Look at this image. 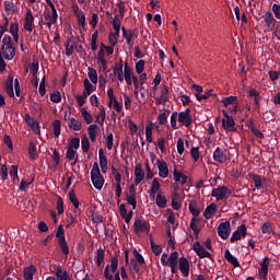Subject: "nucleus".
I'll list each match as a JSON object with an SVG mask.
<instances>
[{"label": "nucleus", "instance_id": "f257e3e1", "mask_svg": "<svg viewBox=\"0 0 280 280\" xmlns=\"http://www.w3.org/2000/svg\"><path fill=\"white\" fill-rule=\"evenodd\" d=\"M0 54L4 60H13L14 56H16V46L12 43L10 35L3 37Z\"/></svg>", "mask_w": 280, "mask_h": 280}, {"label": "nucleus", "instance_id": "3c124183", "mask_svg": "<svg viewBox=\"0 0 280 280\" xmlns=\"http://www.w3.org/2000/svg\"><path fill=\"white\" fill-rule=\"evenodd\" d=\"M78 23L81 27H86V15L84 14V11H80L79 14H77Z\"/></svg>", "mask_w": 280, "mask_h": 280}, {"label": "nucleus", "instance_id": "de8ad7c7", "mask_svg": "<svg viewBox=\"0 0 280 280\" xmlns=\"http://www.w3.org/2000/svg\"><path fill=\"white\" fill-rule=\"evenodd\" d=\"M170 117V110H166L164 113H161L158 116V121L160 124V126H165L167 124V118Z\"/></svg>", "mask_w": 280, "mask_h": 280}, {"label": "nucleus", "instance_id": "864d4df0", "mask_svg": "<svg viewBox=\"0 0 280 280\" xmlns=\"http://www.w3.org/2000/svg\"><path fill=\"white\" fill-rule=\"evenodd\" d=\"M127 202L132 206V209H137V195H126Z\"/></svg>", "mask_w": 280, "mask_h": 280}, {"label": "nucleus", "instance_id": "c03bdc74", "mask_svg": "<svg viewBox=\"0 0 280 280\" xmlns=\"http://www.w3.org/2000/svg\"><path fill=\"white\" fill-rule=\"evenodd\" d=\"M69 200L71 205H73L74 209H80V200H78V197L75 196V191L71 190L69 192Z\"/></svg>", "mask_w": 280, "mask_h": 280}, {"label": "nucleus", "instance_id": "4c0bfd02", "mask_svg": "<svg viewBox=\"0 0 280 280\" xmlns=\"http://www.w3.org/2000/svg\"><path fill=\"white\" fill-rule=\"evenodd\" d=\"M88 78L92 82V84H96L97 83V70H95L92 67H89L88 68Z\"/></svg>", "mask_w": 280, "mask_h": 280}, {"label": "nucleus", "instance_id": "052dcab7", "mask_svg": "<svg viewBox=\"0 0 280 280\" xmlns=\"http://www.w3.org/2000/svg\"><path fill=\"white\" fill-rule=\"evenodd\" d=\"M57 213L59 215H62L65 213V201L61 199V197L57 200Z\"/></svg>", "mask_w": 280, "mask_h": 280}, {"label": "nucleus", "instance_id": "7ed1b4c3", "mask_svg": "<svg viewBox=\"0 0 280 280\" xmlns=\"http://www.w3.org/2000/svg\"><path fill=\"white\" fill-rule=\"evenodd\" d=\"M233 191L228 186H218L213 188L211 191L212 198H215L218 201L220 200H229L231 198Z\"/></svg>", "mask_w": 280, "mask_h": 280}, {"label": "nucleus", "instance_id": "c85d7f7f", "mask_svg": "<svg viewBox=\"0 0 280 280\" xmlns=\"http://www.w3.org/2000/svg\"><path fill=\"white\" fill-rule=\"evenodd\" d=\"M68 127L71 128V130H74L75 132H80V130H82V121L75 118H69Z\"/></svg>", "mask_w": 280, "mask_h": 280}, {"label": "nucleus", "instance_id": "b1692460", "mask_svg": "<svg viewBox=\"0 0 280 280\" xmlns=\"http://www.w3.org/2000/svg\"><path fill=\"white\" fill-rule=\"evenodd\" d=\"M32 25H34V15L32 14V10H28L25 15L24 30L32 32Z\"/></svg>", "mask_w": 280, "mask_h": 280}, {"label": "nucleus", "instance_id": "a211bd4d", "mask_svg": "<svg viewBox=\"0 0 280 280\" xmlns=\"http://www.w3.org/2000/svg\"><path fill=\"white\" fill-rule=\"evenodd\" d=\"M91 180L95 189H102V187H104V176L102 173L91 175Z\"/></svg>", "mask_w": 280, "mask_h": 280}, {"label": "nucleus", "instance_id": "4be33fe9", "mask_svg": "<svg viewBox=\"0 0 280 280\" xmlns=\"http://www.w3.org/2000/svg\"><path fill=\"white\" fill-rule=\"evenodd\" d=\"M268 266H270V258L265 257L262 261L260 262V277L262 279H266L268 277Z\"/></svg>", "mask_w": 280, "mask_h": 280}, {"label": "nucleus", "instance_id": "680f3d73", "mask_svg": "<svg viewBox=\"0 0 280 280\" xmlns=\"http://www.w3.org/2000/svg\"><path fill=\"white\" fill-rule=\"evenodd\" d=\"M0 176L2 180H8V166L5 164H0Z\"/></svg>", "mask_w": 280, "mask_h": 280}, {"label": "nucleus", "instance_id": "0eeeda50", "mask_svg": "<svg viewBox=\"0 0 280 280\" xmlns=\"http://www.w3.org/2000/svg\"><path fill=\"white\" fill-rule=\"evenodd\" d=\"M178 121L179 124H183L184 126H186V128H189V126H191L194 118H191V109L187 108L184 112H179L178 113Z\"/></svg>", "mask_w": 280, "mask_h": 280}, {"label": "nucleus", "instance_id": "f8f14e48", "mask_svg": "<svg viewBox=\"0 0 280 280\" xmlns=\"http://www.w3.org/2000/svg\"><path fill=\"white\" fill-rule=\"evenodd\" d=\"M98 161H100V167H101L103 174H106V172H108V159L106 158V154L104 153V149L98 150Z\"/></svg>", "mask_w": 280, "mask_h": 280}, {"label": "nucleus", "instance_id": "393cba45", "mask_svg": "<svg viewBox=\"0 0 280 280\" xmlns=\"http://www.w3.org/2000/svg\"><path fill=\"white\" fill-rule=\"evenodd\" d=\"M265 23L269 30H275V24L277 23V20L272 16V13L270 11H267L264 15Z\"/></svg>", "mask_w": 280, "mask_h": 280}, {"label": "nucleus", "instance_id": "58836bf2", "mask_svg": "<svg viewBox=\"0 0 280 280\" xmlns=\"http://www.w3.org/2000/svg\"><path fill=\"white\" fill-rule=\"evenodd\" d=\"M249 97H254L255 105L259 108V104L261 102V95L259 92L255 89L249 90Z\"/></svg>", "mask_w": 280, "mask_h": 280}, {"label": "nucleus", "instance_id": "6ab92c4d", "mask_svg": "<svg viewBox=\"0 0 280 280\" xmlns=\"http://www.w3.org/2000/svg\"><path fill=\"white\" fill-rule=\"evenodd\" d=\"M119 213L121 218L125 220V222L127 224H130V221L132 220V211H129L128 213V210H126V203H121L119 206Z\"/></svg>", "mask_w": 280, "mask_h": 280}, {"label": "nucleus", "instance_id": "c756f323", "mask_svg": "<svg viewBox=\"0 0 280 280\" xmlns=\"http://www.w3.org/2000/svg\"><path fill=\"white\" fill-rule=\"evenodd\" d=\"M28 155L32 161H36L38 159V151L36 149V142L31 141L28 145Z\"/></svg>", "mask_w": 280, "mask_h": 280}, {"label": "nucleus", "instance_id": "09e8293b", "mask_svg": "<svg viewBox=\"0 0 280 280\" xmlns=\"http://www.w3.org/2000/svg\"><path fill=\"white\" fill-rule=\"evenodd\" d=\"M190 156L195 163H198V159H200V148L192 147L190 150Z\"/></svg>", "mask_w": 280, "mask_h": 280}, {"label": "nucleus", "instance_id": "cd10ccee", "mask_svg": "<svg viewBox=\"0 0 280 280\" xmlns=\"http://www.w3.org/2000/svg\"><path fill=\"white\" fill-rule=\"evenodd\" d=\"M224 258L226 259V261H229V264L234 266V268H240V261L237 260V258H235V256H233V254H231V250H225Z\"/></svg>", "mask_w": 280, "mask_h": 280}, {"label": "nucleus", "instance_id": "2f4dec72", "mask_svg": "<svg viewBox=\"0 0 280 280\" xmlns=\"http://www.w3.org/2000/svg\"><path fill=\"white\" fill-rule=\"evenodd\" d=\"M34 272H36V267L31 265L24 269V280H34Z\"/></svg>", "mask_w": 280, "mask_h": 280}, {"label": "nucleus", "instance_id": "9b49d317", "mask_svg": "<svg viewBox=\"0 0 280 280\" xmlns=\"http://www.w3.org/2000/svg\"><path fill=\"white\" fill-rule=\"evenodd\" d=\"M25 121L35 135H40V125L38 124V120L34 119L30 114H25Z\"/></svg>", "mask_w": 280, "mask_h": 280}, {"label": "nucleus", "instance_id": "5701e85b", "mask_svg": "<svg viewBox=\"0 0 280 280\" xmlns=\"http://www.w3.org/2000/svg\"><path fill=\"white\" fill-rule=\"evenodd\" d=\"M215 211H218V206L215 203H210L203 212V218H206V220H211V218H213V215H215Z\"/></svg>", "mask_w": 280, "mask_h": 280}, {"label": "nucleus", "instance_id": "6e6552de", "mask_svg": "<svg viewBox=\"0 0 280 280\" xmlns=\"http://www.w3.org/2000/svg\"><path fill=\"white\" fill-rule=\"evenodd\" d=\"M248 233V229L246 228V224H242L236 229V231L233 232L230 242L232 244H235V242L242 240V237H246V234Z\"/></svg>", "mask_w": 280, "mask_h": 280}, {"label": "nucleus", "instance_id": "20e7f679", "mask_svg": "<svg viewBox=\"0 0 280 280\" xmlns=\"http://www.w3.org/2000/svg\"><path fill=\"white\" fill-rule=\"evenodd\" d=\"M133 231L136 235H139V233H150V222L137 217L133 222Z\"/></svg>", "mask_w": 280, "mask_h": 280}, {"label": "nucleus", "instance_id": "4468645a", "mask_svg": "<svg viewBox=\"0 0 280 280\" xmlns=\"http://www.w3.org/2000/svg\"><path fill=\"white\" fill-rule=\"evenodd\" d=\"M179 271L183 277H189V260L185 257L178 259Z\"/></svg>", "mask_w": 280, "mask_h": 280}, {"label": "nucleus", "instance_id": "ddd939ff", "mask_svg": "<svg viewBox=\"0 0 280 280\" xmlns=\"http://www.w3.org/2000/svg\"><path fill=\"white\" fill-rule=\"evenodd\" d=\"M156 163L160 178H167V176H170V168L167 167V162L158 160Z\"/></svg>", "mask_w": 280, "mask_h": 280}, {"label": "nucleus", "instance_id": "dca6fc26", "mask_svg": "<svg viewBox=\"0 0 280 280\" xmlns=\"http://www.w3.org/2000/svg\"><path fill=\"white\" fill-rule=\"evenodd\" d=\"M135 185H140V183L145 178V172L143 171L141 164H137L135 167Z\"/></svg>", "mask_w": 280, "mask_h": 280}, {"label": "nucleus", "instance_id": "f03ea898", "mask_svg": "<svg viewBox=\"0 0 280 280\" xmlns=\"http://www.w3.org/2000/svg\"><path fill=\"white\" fill-rule=\"evenodd\" d=\"M117 268H119V258L117 256H114L110 259V265H106L104 269V277L106 280H121L119 277V271H117Z\"/></svg>", "mask_w": 280, "mask_h": 280}, {"label": "nucleus", "instance_id": "774afa93", "mask_svg": "<svg viewBox=\"0 0 280 280\" xmlns=\"http://www.w3.org/2000/svg\"><path fill=\"white\" fill-rule=\"evenodd\" d=\"M55 235L56 237H58V240H62V237H65V228L62 226V224L58 225Z\"/></svg>", "mask_w": 280, "mask_h": 280}, {"label": "nucleus", "instance_id": "aec40b11", "mask_svg": "<svg viewBox=\"0 0 280 280\" xmlns=\"http://www.w3.org/2000/svg\"><path fill=\"white\" fill-rule=\"evenodd\" d=\"M4 91L9 97H14V78L9 75L8 81L4 84Z\"/></svg>", "mask_w": 280, "mask_h": 280}, {"label": "nucleus", "instance_id": "a18cd8bd", "mask_svg": "<svg viewBox=\"0 0 280 280\" xmlns=\"http://www.w3.org/2000/svg\"><path fill=\"white\" fill-rule=\"evenodd\" d=\"M50 102H54V104H60V102H62V94L60 91H54L50 94Z\"/></svg>", "mask_w": 280, "mask_h": 280}, {"label": "nucleus", "instance_id": "5fc2aeb1", "mask_svg": "<svg viewBox=\"0 0 280 280\" xmlns=\"http://www.w3.org/2000/svg\"><path fill=\"white\" fill-rule=\"evenodd\" d=\"M144 70H145V61L141 59L136 63V72L138 73V75H141V73H143Z\"/></svg>", "mask_w": 280, "mask_h": 280}, {"label": "nucleus", "instance_id": "69168bd1", "mask_svg": "<svg viewBox=\"0 0 280 280\" xmlns=\"http://www.w3.org/2000/svg\"><path fill=\"white\" fill-rule=\"evenodd\" d=\"M178 119V112H173L171 115V127L176 130V120Z\"/></svg>", "mask_w": 280, "mask_h": 280}, {"label": "nucleus", "instance_id": "c9c22d12", "mask_svg": "<svg viewBox=\"0 0 280 280\" xmlns=\"http://www.w3.org/2000/svg\"><path fill=\"white\" fill-rule=\"evenodd\" d=\"M59 247L63 255H69V244H67V237L58 240Z\"/></svg>", "mask_w": 280, "mask_h": 280}, {"label": "nucleus", "instance_id": "1a4fd4ad", "mask_svg": "<svg viewBox=\"0 0 280 280\" xmlns=\"http://www.w3.org/2000/svg\"><path fill=\"white\" fill-rule=\"evenodd\" d=\"M192 250L199 256V259H205V257H207L208 259H213L211 253L206 250L205 247L200 245V242L194 243Z\"/></svg>", "mask_w": 280, "mask_h": 280}, {"label": "nucleus", "instance_id": "603ef678", "mask_svg": "<svg viewBox=\"0 0 280 280\" xmlns=\"http://www.w3.org/2000/svg\"><path fill=\"white\" fill-rule=\"evenodd\" d=\"M139 36V30L133 28L132 31L129 32V38L127 39V45L129 47H132V38H138Z\"/></svg>", "mask_w": 280, "mask_h": 280}, {"label": "nucleus", "instance_id": "f3484780", "mask_svg": "<svg viewBox=\"0 0 280 280\" xmlns=\"http://www.w3.org/2000/svg\"><path fill=\"white\" fill-rule=\"evenodd\" d=\"M132 75H135V72L132 71V68H130L128 62H126L125 68H124V77L122 78H125V81L128 84V86L132 85Z\"/></svg>", "mask_w": 280, "mask_h": 280}, {"label": "nucleus", "instance_id": "e2e57ef3", "mask_svg": "<svg viewBox=\"0 0 280 280\" xmlns=\"http://www.w3.org/2000/svg\"><path fill=\"white\" fill-rule=\"evenodd\" d=\"M89 97V95H86L85 93H83L82 95H77L75 100L78 102L79 106H84L86 104V98Z\"/></svg>", "mask_w": 280, "mask_h": 280}, {"label": "nucleus", "instance_id": "72a5a7b5", "mask_svg": "<svg viewBox=\"0 0 280 280\" xmlns=\"http://www.w3.org/2000/svg\"><path fill=\"white\" fill-rule=\"evenodd\" d=\"M69 272L67 270H62V267H57L56 270V278L57 280H68L69 279Z\"/></svg>", "mask_w": 280, "mask_h": 280}, {"label": "nucleus", "instance_id": "13d9d810", "mask_svg": "<svg viewBox=\"0 0 280 280\" xmlns=\"http://www.w3.org/2000/svg\"><path fill=\"white\" fill-rule=\"evenodd\" d=\"M80 148V138H72L70 140L68 149L78 150Z\"/></svg>", "mask_w": 280, "mask_h": 280}, {"label": "nucleus", "instance_id": "a19ab883", "mask_svg": "<svg viewBox=\"0 0 280 280\" xmlns=\"http://www.w3.org/2000/svg\"><path fill=\"white\" fill-rule=\"evenodd\" d=\"M81 117H83L86 124H93V115H91V113H89L85 107L81 108Z\"/></svg>", "mask_w": 280, "mask_h": 280}, {"label": "nucleus", "instance_id": "7c9ffc66", "mask_svg": "<svg viewBox=\"0 0 280 280\" xmlns=\"http://www.w3.org/2000/svg\"><path fill=\"white\" fill-rule=\"evenodd\" d=\"M97 128L96 124H92L88 128L89 137L93 142L97 141Z\"/></svg>", "mask_w": 280, "mask_h": 280}, {"label": "nucleus", "instance_id": "bb28decb", "mask_svg": "<svg viewBox=\"0 0 280 280\" xmlns=\"http://www.w3.org/2000/svg\"><path fill=\"white\" fill-rule=\"evenodd\" d=\"M149 242L151 244V250H152L153 255H155V257H159V255H161V253H163V247L161 245H156L154 243V238L152 237V234L149 235Z\"/></svg>", "mask_w": 280, "mask_h": 280}, {"label": "nucleus", "instance_id": "e433bc0d", "mask_svg": "<svg viewBox=\"0 0 280 280\" xmlns=\"http://www.w3.org/2000/svg\"><path fill=\"white\" fill-rule=\"evenodd\" d=\"M188 209L194 218H198V215H200V209H198V203L196 201H190Z\"/></svg>", "mask_w": 280, "mask_h": 280}, {"label": "nucleus", "instance_id": "49530a36", "mask_svg": "<svg viewBox=\"0 0 280 280\" xmlns=\"http://www.w3.org/2000/svg\"><path fill=\"white\" fill-rule=\"evenodd\" d=\"M62 128V122L59 119H56L52 122V130H54V135L55 137H60V130Z\"/></svg>", "mask_w": 280, "mask_h": 280}, {"label": "nucleus", "instance_id": "9d476101", "mask_svg": "<svg viewBox=\"0 0 280 280\" xmlns=\"http://www.w3.org/2000/svg\"><path fill=\"white\" fill-rule=\"evenodd\" d=\"M226 149L218 147L212 155L215 163H226Z\"/></svg>", "mask_w": 280, "mask_h": 280}, {"label": "nucleus", "instance_id": "423d86ee", "mask_svg": "<svg viewBox=\"0 0 280 280\" xmlns=\"http://www.w3.org/2000/svg\"><path fill=\"white\" fill-rule=\"evenodd\" d=\"M218 235L221 240H229L231 236V221H225L219 224Z\"/></svg>", "mask_w": 280, "mask_h": 280}, {"label": "nucleus", "instance_id": "bf43d9fd", "mask_svg": "<svg viewBox=\"0 0 280 280\" xmlns=\"http://www.w3.org/2000/svg\"><path fill=\"white\" fill-rule=\"evenodd\" d=\"M112 174L116 180V184L121 185V173L115 166L112 167Z\"/></svg>", "mask_w": 280, "mask_h": 280}, {"label": "nucleus", "instance_id": "2eb2a0df", "mask_svg": "<svg viewBox=\"0 0 280 280\" xmlns=\"http://www.w3.org/2000/svg\"><path fill=\"white\" fill-rule=\"evenodd\" d=\"M222 126L224 130H229V132H235L237 128L235 127V119L232 116H228V118L222 119Z\"/></svg>", "mask_w": 280, "mask_h": 280}, {"label": "nucleus", "instance_id": "0e129e2a", "mask_svg": "<svg viewBox=\"0 0 280 280\" xmlns=\"http://www.w3.org/2000/svg\"><path fill=\"white\" fill-rule=\"evenodd\" d=\"M34 183V177L31 179V182L22 180L20 184V191H27L30 185Z\"/></svg>", "mask_w": 280, "mask_h": 280}, {"label": "nucleus", "instance_id": "f704fd0d", "mask_svg": "<svg viewBox=\"0 0 280 280\" xmlns=\"http://www.w3.org/2000/svg\"><path fill=\"white\" fill-rule=\"evenodd\" d=\"M223 103V105L226 106H231V105H235V104H240V101L237 100V96H228V97H223V100L221 101Z\"/></svg>", "mask_w": 280, "mask_h": 280}, {"label": "nucleus", "instance_id": "37998d69", "mask_svg": "<svg viewBox=\"0 0 280 280\" xmlns=\"http://www.w3.org/2000/svg\"><path fill=\"white\" fill-rule=\"evenodd\" d=\"M83 84H84V89H85V91L83 93L85 95L89 96V95H91V93H93V91H95V88L93 86L91 81H89V79H84Z\"/></svg>", "mask_w": 280, "mask_h": 280}, {"label": "nucleus", "instance_id": "79ce46f5", "mask_svg": "<svg viewBox=\"0 0 280 280\" xmlns=\"http://www.w3.org/2000/svg\"><path fill=\"white\" fill-rule=\"evenodd\" d=\"M178 200H180V195L178 192H174L172 195V207L175 211H178V209H180V203H178Z\"/></svg>", "mask_w": 280, "mask_h": 280}, {"label": "nucleus", "instance_id": "39448f33", "mask_svg": "<svg viewBox=\"0 0 280 280\" xmlns=\"http://www.w3.org/2000/svg\"><path fill=\"white\" fill-rule=\"evenodd\" d=\"M162 266H168V268L178 267V252H172L167 258V254H162L161 256Z\"/></svg>", "mask_w": 280, "mask_h": 280}, {"label": "nucleus", "instance_id": "ea45409f", "mask_svg": "<svg viewBox=\"0 0 280 280\" xmlns=\"http://www.w3.org/2000/svg\"><path fill=\"white\" fill-rule=\"evenodd\" d=\"M155 202L160 207V209H165V207H167V198L161 195V192L158 194Z\"/></svg>", "mask_w": 280, "mask_h": 280}, {"label": "nucleus", "instance_id": "a878e982", "mask_svg": "<svg viewBox=\"0 0 280 280\" xmlns=\"http://www.w3.org/2000/svg\"><path fill=\"white\" fill-rule=\"evenodd\" d=\"M249 178L253 179L256 189H264V183H266V178L261 179V176L257 174H249Z\"/></svg>", "mask_w": 280, "mask_h": 280}, {"label": "nucleus", "instance_id": "412c9836", "mask_svg": "<svg viewBox=\"0 0 280 280\" xmlns=\"http://www.w3.org/2000/svg\"><path fill=\"white\" fill-rule=\"evenodd\" d=\"M114 74L118 78L119 82H124V61L121 59L115 65Z\"/></svg>", "mask_w": 280, "mask_h": 280}, {"label": "nucleus", "instance_id": "6e6d98bb", "mask_svg": "<svg viewBox=\"0 0 280 280\" xmlns=\"http://www.w3.org/2000/svg\"><path fill=\"white\" fill-rule=\"evenodd\" d=\"M152 130H154L152 124L145 126V137L149 143H152Z\"/></svg>", "mask_w": 280, "mask_h": 280}, {"label": "nucleus", "instance_id": "473e14b6", "mask_svg": "<svg viewBox=\"0 0 280 280\" xmlns=\"http://www.w3.org/2000/svg\"><path fill=\"white\" fill-rule=\"evenodd\" d=\"M4 10L7 14H16V5L12 1H4Z\"/></svg>", "mask_w": 280, "mask_h": 280}, {"label": "nucleus", "instance_id": "8fccbe9b", "mask_svg": "<svg viewBox=\"0 0 280 280\" xmlns=\"http://www.w3.org/2000/svg\"><path fill=\"white\" fill-rule=\"evenodd\" d=\"M81 148L83 152H89V150H91V141H89L86 136L81 139Z\"/></svg>", "mask_w": 280, "mask_h": 280}, {"label": "nucleus", "instance_id": "4d7b16f0", "mask_svg": "<svg viewBox=\"0 0 280 280\" xmlns=\"http://www.w3.org/2000/svg\"><path fill=\"white\" fill-rule=\"evenodd\" d=\"M212 93H213V90H209L205 94L196 93L195 95H196L198 102H202V100H209L211 97V95H213Z\"/></svg>", "mask_w": 280, "mask_h": 280}, {"label": "nucleus", "instance_id": "338daca9", "mask_svg": "<svg viewBox=\"0 0 280 280\" xmlns=\"http://www.w3.org/2000/svg\"><path fill=\"white\" fill-rule=\"evenodd\" d=\"M159 189H161V183H159V178H154L150 190L159 192Z\"/></svg>", "mask_w": 280, "mask_h": 280}]
</instances>
